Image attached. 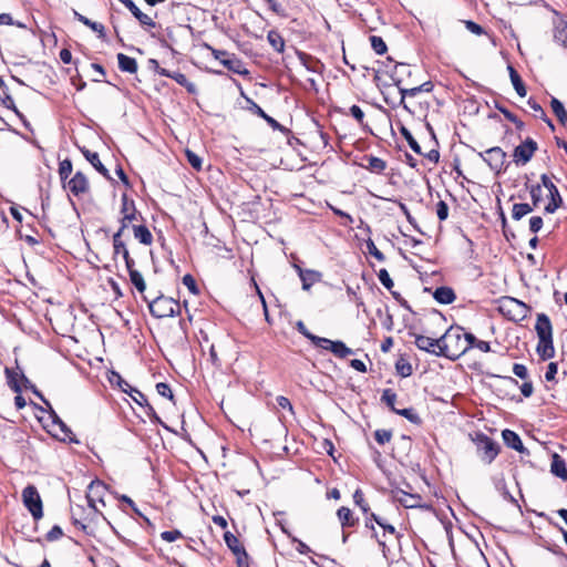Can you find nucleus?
<instances>
[{"label":"nucleus","instance_id":"obj_36","mask_svg":"<svg viewBox=\"0 0 567 567\" xmlns=\"http://www.w3.org/2000/svg\"><path fill=\"white\" fill-rule=\"evenodd\" d=\"M269 44L279 53L284 52L285 40L281 34L276 30H270L267 34Z\"/></svg>","mask_w":567,"mask_h":567},{"label":"nucleus","instance_id":"obj_47","mask_svg":"<svg viewBox=\"0 0 567 567\" xmlns=\"http://www.w3.org/2000/svg\"><path fill=\"white\" fill-rule=\"evenodd\" d=\"M221 63L229 70L234 71L235 73L243 74L245 73L240 68L241 63L239 60L234 58H228L226 60H221Z\"/></svg>","mask_w":567,"mask_h":567},{"label":"nucleus","instance_id":"obj_19","mask_svg":"<svg viewBox=\"0 0 567 567\" xmlns=\"http://www.w3.org/2000/svg\"><path fill=\"white\" fill-rule=\"evenodd\" d=\"M4 373L7 377L8 385L16 393H20L21 392V383L28 381L27 378L24 377V374L21 371H19L18 367H17V370L6 368Z\"/></svg>","mask_w":567,"mask_h":567},{"label":"nucleus","instance_id":"obj_29","mask_svg":"<svg viewBox=\"0 0 567 567\" xmlns=\"http://www.w3.org/2000/svg\"><path fill=\"white\" fill-rule=\"evenodd\" d=\"M117 62L118 68L124 72L135 73L137 71L136 60L128 55H125L124 53L117 54Z\"/></svg>","mask_w":567,"mask_h":567},{"label":"nucleus","instance_id":"obj_43","mask_svg":"<svg viewBox=\"0 0 567 567\" xmlns=\"http://www.w3.org/2000/svg\"><path fill=\"white\" fill-rule=\"evenodd\" d=\"M353 502L357 506H359L361 508V511L364 513V514H369V505L368 503L365 502L364 499V495L362 493L361 489H357L354 493H353Z\"/></svg>","mask_w":567,"mask_h":567},{"label":"nucleus","instance_id":"obj_55","mask_svg":"<svg viewBox=\"0 0 567 567\" xmlns=\"http://www.w3.org/2000/svg\"><path fill=\"white\" fill-rule=\"evenodd\" d=\"M183 284L187 287V289L189 290L190 293H193V295L198 293V288H197L196 281L192 275H189V274L185 275L183 277Z\"/></svg>","mask_w":567,"mask_h":567},{"label":"nucleus","instance_id":"obj_26","mask_svg":"<svg viewBox=\"0 0 567 567\" xmlns=\"http://www.w3.org/2000/svg\"><path fill=\"white\" fill-rule=\"evenodd\" d=\"M434 299L442 305H450L455 300V293L450 287H439L433 295Z\"/></svg>","mask_w":567,"mask_h":567},{"label":"nucleus","instance_id":"obj_62","mask_svg":"<svg viewBox=\"0 0 567 567\" xmlns=\"http://www.w3.org/2000/svg\"><path fill=\"white\" fill-rule=\"evenodd\" d=\"M234 555L236 556L238 567H248L249 566V558H248V555H247L245 548Z\"/></svg>","mask_w":567,"mask_h":567},{"label":"nucleus","instance_id":"obj_23","mask_svg":"<svg viewBox=\"0 0 567 567\" xmlns=\"http://www.w3.org/2000/svg\"><path fill=\"white\" fill-rule=\"evenodd\" d=\"M551 473L561 478L563 481L567 482V467L565 461L558 455L554 454L551 458V465H550Z\"/></svg>","mask_w":567,"mask_h":567},{"label":"nucleus","instance_id":"obj_2","mask_svg":"<svg viewBox=\"0 0 567 567\" xmlns=\"http://www.w3.org/2000/svg\"><path fill=\"white\" fill-rule=\"evenodd\" d=\"M472 442L476 446V453L485 464H491L499 452L498 444L482 432L471 435Z\"/></svg>","mask_w":567,"mask_h":567},{"label":"nucleus","instance_id":"obj_34","mask_svg":"<svg viewBox=\"0 0 567 567\" xmlns=\"http://www.w3.org/2000/svg\"><path fill=\"white\" fill-rule=\"evenodd\" d=\"M365 159L368 162L365 168L371 173L381 174L386 168V163L382 158L370 155Z\"/></svg>","mask_w":567,"mask_h":567},{"label":"nucleus","instance_id":"obj_18","mask_svg":"<svg viewBox=\"0 0 567 567\" xmlns=\"http://www.w3.org/2000/svg\"><path fill=\"white\" fill-rule=\"evenodd\" d=\"M535 330L538 337V340L553 338V327L549 318L545 313H539L537 316Z\"/></svg>","mask_w":567,"mask_h":567},{"label":"nucleus","instance_id":"obj_41","mask_svg":"<svg viewBox=\"0 0 567 567\" xmlns=\"http://www.w3.org/2000/svg\"><path fill=\"white\" fill-rule=\"evenodd\" d=\"M74 16L80 22H82L83 24L91 28L94 32H97L99 34L103 35V33H104L103 24H101L99 22L91 21L90 19H87L86 17L82 16L81 13H79L76 11L74 12Z\"/></svg>","mask_w":567,"mask_h":567},{"label":"nucleus","instance_id":"obj_45","mask_svg":"<svg viewBox=\"0 0 567 567\" xmlns=\"http://www.w3.org/2000/svg\"><path fill=\"white\" fill-rule=\"evenodd\" d=\"M72 173V163L70 159H64L60 163L59 175L60 178L65 182Z\"/></svg>","mask_w":567,"mask_h":567},{"label":"nucleus","instance_id":"obj_17","mask_svg":"<svg viewBox=\"0 0 567 567\" xmlns=\"http://www.w3.org/2000/svg\"><path fill=\"white\" fill-rule=\"evenodd\" d=\"M395 499L405 508L422 507V497L417 494H410L402 489L394 493Z\"/></svg>","mask_w":567,"mask_h":567},{"label":"nucleus","instance_id":"obj_10","mask_svg":"<svg viewBox=\"0 0 567 567\" xmlns=\"http://www.w3.org/2000/svg\"><path fill=\"white\" fill-rule=\"evenodd\" d=\"M109 380L112 384L116 383L118 388L123 392L127 393L136 404L143 406L144 403H146V396L141 391L133 388L128 382H126L118 373L112 372Z\"/></svg>","mask_w":567,"mask_h":567},{"label":"nucleus","instance_id":"obj_64","mask_svg":"<svg viewBox=\"0 0 567 567\" xmlns=\"http://www.w3.org/2000/svg\"><path fill=\"white\" fill-rule=\"evenodd\" d=\"M350 114L359 122L362 123L364 118V113L358 105H352L350 107Z\"/></svg>","mask_w":567,"mask_h":567},{"label":"nucleus","instance_id":"obj_4","mask_svg":"<svg viewBox=\"0 0 567 567\" xmlns=\"http://www.w3.org/2000/svg\"><path fill=\"white\" fill-rule=\"evenodd\" d=\"M106 495V485L101 481L90 483L86 492V501L90 507V514H101L105 507L104 496Z\"/></svg>","mask_w":567,"mask_h":567},{"label":"nucleus","instance_id":"obj_6","mask_svg":"<svg viewBox=\"0 0 567 567\" xmlns=\"http://www.w3.org/2000/svg\"><path fill=\"white\" fill-rule=\"evenodd\" d=\"M309 340L318 348H321L323 350L330 351L333 353L337 358L343 359L348 355L352 354L353 351L346 346L342 341H332L327 338L318 337V336H311L309 337Z\"/></svg>","mask_w":567,"mask_h":567},{"label":"nucleus","instance_id":"obj_22","mask_svg":"<svg viewBox=\"0 0 567 567\" xmlns=\"http://www.w3.org/2000/svg\"><path fill=\"white\" fill-rule=\"evenodd\" d=\"M399 90H400V94H401V104H403L404 109H408L406 105L404 104V100L406 96L413 97V96H416L421 92H431L433 90V84H432V82L427 81V82L422 83L421 85H417V86H414L411 89L399 87Z\"/></svg>","mask_w":567,"mask_h":567},{"label":"nucleus","instance_id":"obj_32","mask_svg":"<svg viewBox=\"0 0 567 567\" xmlns=\"http://www.w3.org/2000/svg\"><path fill=\"white\" fill-rule=\"evenodd\" d=\"M83 155L85 158L93 165V167L100 172L102 175L107 176V169L100 161V156L95 152H91L89 150H82Z\"/></svg>","mask_w":567,"mask_h":567},{"label":"nucleus","instance_id":"obj_54","mask_svg":"<svg viewBox=\"0 0 567 567\" xmlns=\"http://www.w3.org/2000/svg\"><path fill=\"white\" fill-rule=\"evenodd\" d=\"M378 278L386 289H391L393 287V280L391 279L386 269H380L378 272Z\"/></svg>","mask_w":567,"mask_h":567},{"label":"nucleus","instance_id":"obj_38","mask_svg":"<svg viewBox=\"0 0 567 567\" xmlns=\"http://www.w3.org/2000/svg\"><path fill=\"white\" fill-rule=\"evenodd\" d=\"M224 540L233 554H237L244 549V546L240 544L239 539L230 532H226L224 534Z\"/></svg>","mask_w":567,"mask_h":567},{"label":"nucleus","instance_id":"obj_24","mask_svg":"<svg viewBox=\"0 0 567 567\" xmlns=\"http://www.w3.org/2000/svg\"><path fill=\"white\" fill-rule=\"evenodd\" d=\"M537 353L543 360L551 359L555 355L553 338L538 340Z\"/></svg>","mask_w":567,"mask_h":567},{"label":"nucleus","instance_id":"obj_28","mask_svg":"<svg viewBox=\"0 0 567 567\" xmlns=\"http://www.w3.org/2000/svg\"><path fill=\"white\" fill-rule=\"evenodd\" d=\"M134 237L143 245H151L153 243V236L150 229L144 225L133 226Z\"/></svg>","mask_w":567,"mask_h":567},{"label":"nucleus","instance_id":"obj_46","mask_svg":"<svg viewBox=\"0 0 567 567\" xmlns=\"http://www.w3.org/2000/svg\"><path fill=\"white\" fill-rule=\"evenodd\" d=\"M370 41H371V45H372V48H373V50L375 51L377 54L381 55V54L385 53L386 44L382 40V38L377 37V35H372L370 38Z\"/></svg>","mask_w":567,"mask_h":567},{"label":"nucleus","instance_id":"obj_21","mask_svg":"<svg viewBox=\"0 0 567 567\" xmlns=\"http://www.w3.org/2000/svg\"><path fill=\"white\" fill-rule=\"evenodd\" d=\"M71 512L74 525L86 532L87 525L85 522L92 519L91 516L94 514H90V511L85 514V509L80 505L72 506Z\"/></svg>","mask_w":567,"mask_h":567},{"label":"nucleus","instance_id":"obj_13","mask_svg":"<svg viewBox=\"0 0 567 567\" xmlns=\"http://www.w3.org/2000/svg\"><path fill=\"white\" fill-rule=\"evenodd\" d=\"M53 435L63 442L78 443L70 427L56 415H53Z\"/></svg>","mask_w":567,"mask_h":567},{"label":"nucleus","instance_id":"obj_37","mask_svg":"<svg viewBox=\"0 0 567 567\" xmlns=\"http://www.w3.org/2000/svg\"><path fill=\"white\" fill-rule=\"evenodd\" d=\"M550 106L559 122L565 124L567 121V111L565 110L563 103L558 99L553 97L550 101Z\"/></svg>","mask_w":567,"mask_h":567},{"label":"nucleus","instance_id":"obj_25","mask_svg":"<svg viewBox=\"0 0 567 567\" xmlns=\"http://www.w3.org/2000/svg\"><path fill=\"white\" fill-rule=\"evenodd\" d=\"M162 75H165V76H168V78H172L173 80H175L178 84H181L182 86L186 87V90L189 92V93H195L196 92V85L192 82H189L186 78L185 74L181 73V72H174V73H169L168 71L166 70H162L159 72Z\"/></svg>","mask_w":567,"mask_h":567},{"label":"nucleus","instance_id":"obj_39","mask_svg":"<svg viewBox=\"0 0 567 567\" xmlns=\"http://www.w3.org/2000/svg\"><path fill=\"white\" fill-rule=\"evenodd\" d=\"M337 515L342 527H350L354 525V519L352 517V512L350 511V508L342 506L338 509Z\"/></svg>","mask_w":567,"mask_h":567},{"label":"nucleus","instance_id":"obj_8","mask_svg":"<svg viewBox=\"0 0 567 567\" xmlns=\"http://www.w3.org/2000/svg\"><path fill=\"white\" fill-rule=\"evenodd\" d=\"M480 156L494 172L499 173L503 169L506 153L501 147H491L480 153Z\"/></svg>","mask_w":567,"mask_h":567},{"label":"nucleus","instance_id":"obj_12","mask_svg":"<svg viewBox=\"0 0 567 567\" xmlns=\"http://www.w3.org/2000/svg\"><path fill=\"white\" fill-rule=\"evenodd\" d=\"M125 229H118L113 235V248H114V256L122 255L126 268H132V266H135V261L133 258H131L128 249L126 248L125 243L122 240V235Z\"/></svg>","mask_w":567,"mask_h":567},{"label":"nucleus","instance_id":"obj_48","mask_svg":"<svg viewBox=\"0 0 567 567\" xmlns=\"http://www.w3.org/2000/svg\"><path fill=\"white\" fill-rule=\"evenodd\" d=\"M394 412L399 415L404 416L412 423H420V416L414 412L413 409H401V410H394Z\"/></svg>","mask_w":567,"mask_h":567},{"label":"nucleus","instance_id":"obj_58","mask_svg":"<svg viewBox=\"0 0 567 567\" xmlns=\"http://www.w3.org/2000/svg\"><path fill=\"white\" fill-rule=\"evenodd\" d=\"M402 134L404 135V137L406 138L410 147L415 152V153H421V147L419 145V143L413 138L412 134L406 130V128H402Z\"/></svg>","mask_w":567,"mask_h":567},{"label":"nucleus","instance_id":"obj_63","mask_svg":"<svg viewBox=\"0 0 567 567\" xmlns=\"http://www.w3.org/2000/svg\"><path fill=\"white\" fill-rule=\"evenodd\" d=\"M543 227V218L539 217V216H533L530 219H529V229L530 231L533 233H537L542 229Z\"/></svg>","mask_w":567,"mask_h":567},{"label":"nucleus","instance_id":"obj_42","mask_svg":"<svg viewBox=\"0 0 567 567\" xmlns=\"http://www.w3.org/2000/svg\"><path fill=\"white\" fill-rule=\"evenodd\" d=\"M527 104L535 112L536 116H539L542 120H544L548 124V126L551 130H554V125H553L551 121L546 116L545 111L535 100L529 99Z\"/></svg>","mask_w":567,"mask_h":567},{"label":"nucleus","instance_id":"obj_15","mask_svg":"<svg viewBox=\"0 0 567 567\" xmlns=\"http://www.w3.org/2000/svg\"><path fill=\"white\" fill-rule=\"evenodd\" d=\"M64 187L74 196H80L89 190V182L83 173L78 172L66 184H64Z\"/></svg>","mask_w":567,"mask_h":567},{"label":"nucleus","instance_id":"obj_5","mask_svg":"<svg viewBox=\"0 0 567 567\" xmlns=\"http://www.w3.org/2000/svg\"><path fill=\"white\" fill-rule=\"evenodd\" d=\"M499 310L504 316L514 321L525 319L529 311L528 307L524 302L512 297H506L502 300Z\"/></svg>","mask_w":567,"mask_h":567},{"label":"nucleus","instance_id":"obj_27","mask_svg":"<svg viewBox=\"0 0 567 567\" xmlns=\"http://www.w3.org/2000/svg\"><path fill=\"white\" fill-rule=\"evenodd\" d=\"M502 436H503L505 444L508 447L514 449L518 452H522L524 450L520 437L514 431L504 430L502 433Z\"/></svg>","mask_w":567,"mask_h":567},{"label":"nucleus","instance_id":"obj_61","mask_svg":"<svg viewBox=\"0 0 567 567\" xmlns=\"http://www.w3.org/2000/svg\"><path fill=\"white\" fill-rule=\"evenodd\" d=\"M513 372L519 379L526 380L528 377L527 368L524 364L515 363L513 367Z\"/></svg>","mask_w":567,"mask_h":567},{"label":"nucleus","instance_id":"obj_1","mask_svg":"<svg viewBox=\"0 0 567 567\" xmlns=\"http://www.w3.org/2000/svg\"><path fill=\"white\" fill-rule=\"evenodd\" d=\"M441 357H445L450 360H457L461 355L473 348L475 336L468 332L460 326L450 327L445 333L440 337Z\"/></svg>","mask_w":567,"mask_h":567},{"label":"nucleus","instance_id":"obj_14","mask_svg":"<svg viewBox=\"0 0 567 567\" xmlns=\"http://www.w3.org/2000/svg\"><path fill=\"white\" fill-rule=\"evenodd\" d=\"M121 214L122 219L120 229H125L130 223L136 219V208L134 200L130 199L126 194L122 195Z\"/></svg>","mask_w":567,"mask_h":567},{"label":"nucleus","instance_id":"obj_51","mask_svg":"<svg viewBox=\"0 0 567 567\" xmlns=\"http://www.w3.org/2000/svg\"><path fill=\"white\" fill-rule=\"evenodd\" d=\"M374 437L379 444L383 445V444L390 442V440L392 437V433L389 430H383V429L377 430L374 432Z\"/></svg>","mask_w":567,"mask_h":567},{"label":"nucleus","instance_id":"obj_16","mask_svg":"<svg viewBox=\"0 0 567 567\" xmlns=\"http://www.w3.org/2000/svg\"><path fill=\"white\" fill-rule=\"evenodd\" d=\"M440 338H430L426 336L417 334L415 336V346L423 351H426L431 354H435L441 357L440 348H441Z\"/></svg>","mask_w":567,"mask_h":567},{"label":"nucleus","instance_id":"obj_31","mask_svg":"<svg viewBox=\"0 0 567 567\" xmlns=\"http://www.w3.org/2000/svg\"><path fill=\"white\" fill-rule=\"evenodd\" d=\"M127 9L138 20V22L142 25H145V27H148V28H154L155 27L154 20L150 16L143 13L135 3H131Z\"/></svg>","mask_w":567,"mask_h":567},{"label":"nucleus","instance_id":"obj_50","mask_svg":"<svg viewBox=\"0 0 567 567\" xmlns=\"http://www.w3.org/2000/svg\"><path fill=\"white\" fill-rule=\"evenodd\" d=\"M395 400H396V394L391 389H385L383 391L382 401H384L386 403V405L389 408H391V410L393 412H394V410H396L394 406Z\"/></svg>","mask_w":567,"mask_h":567},{"label":"nucleus","instance_id":"obj_52","mask_svg":"<svg viewBox=\"0 0 567 567\" xmlns=\"http://www.w3.org/2000/svg\"><path fill=\"white\" fill-rule=\"evenodd\" d=\"M367 249L368 252L374 258H377L379 261H383L385 259L384 255L378 249L373 240H367Z\"/></svg>","mask_w":567,"mask_h":567},{"label":"nucleus","instance_id":"obj_44","mask_svg":"<svg viewBox=\"0 0 567 567\" xmlns=\"http://www.w3.org/2000/svg\"><path fill=\"white\" fill-rule=\"evenodd\" d=\"M251 110L260 117H262L268 124H270L274 128H277L279 127V124L278 122L272 118L271 116L267 115L265 113V111L259 106L257 105L256 103H252V107Z\"/></svg>","mask_w":567,"mask_h":567},{"label":"nucleus","instance_id":"obj_40","mask_svg":"<svg viewBox=\"0 0 567 567\" xmlns=\"http://www.w3.org/2000/svg\"><path fill=\"white\" fill-rule=\"evenodd\" d=\"M532 210H533V207L529 204H525V203L514 204L513 209H512V217L515 220H519L524 216L529 214Z\"/></svg>","mask_w":567,"mask_h":567},{"label":"nucleus","instance_id":"obj_60","mask_svg":"<svg viewBox=\"0 0 567 567\" xmlns=\"http://www.w3.org/2000/svg\"><path fill=\"white\" fill-rule=\"evenodd\" d=\"M558 372V365L556 362H550L548 365H547V370L545 372V379L546 381L548 382H551L555 380L556 378V374Z\"/></svg>","mask_w":567,"mask_h":567},{"label":"nucleus","instance_id":"obj_30","mask_svg":"<svg viewBox=\"0 0 567 567\" xmlns=\"http://www.w3.org/2000/svg\"><path fill=\"white\" fill-rule=\"evenodd\" d=\"M547 196L549 197V202L545 206V212L553 214L558 209L563 202L558 188H553L550 192H548Z\"/></svg>","mask_w":567,"mask_h":567},{"label":"nucleus","instance_id":"obj_3","mask_svg":"<svg viewBox=\"0 0 567 567\" xmlns=\"http://www.w3.org/2000/svg\"><path fill=\"white\" fill-rule=\"evenodd\" d=\"M148 309L156 318L173 317L179 311V303L173 298L159 296L148 301Z\"/></svg>","mask_w":567,"mask_h":567},{"label":"nucleus","instance_id":"obj_57","mask_svg":"<svg viewBox=\"0 0 567 567\" xmlns=\"http://www.w3.org/2000/svg\"><path fill=\"white\" fill-rule=\"evenodd\" d=\"M186 157L193 168L197 171L202 168V158L198 155H196L192 151H186Z\"/></svg>","mask_w":567,"mask_h":567},{"label":"nucleus","instance_id":"obj_20","mask_svg":"<svg viewBox=\"0 0 567 567\" xmlns=\"http://www.w3.org/2000/svg\"><path fill=\"white\" fill-rule=\"evenodd\" d=\"M322 274L313 269L300 270V280L302 282V289L308 291L310 288L321 281Z\"/></svg>","mask_w":567,"mask_h":567},{"label":"nucleus","instance_id":"obj_33","mask_svg":"<svg viewBox=\"0 0 567 567\" xmlns=\"http://www.w3.org/2000/svg\"><path fill=\"white\" fill-rule=\"evenodd\" d=\"M508 70H509L511 81H512V84H513L515 91L517 92V94L520 97H525L527 94V91H526V87H525L519 74L516 72V70L513 66H508Z\"/></svg>","mask_w":567,"mask_h":567},{"label":"nucleus","instance_id":"obj_7","mask_svg":"<svg viewBox=\"0 0 567 567\" xmlns=\"http://www.w3.org/2000/svg\"><path fill=\"white\" fill-rule=\"evenodd\" d=\"M22 499L24 506L29 509L34 519H40L43 516L42 501L33 485H28L23 489Z\"/></svg>","mask_w":567,"mask_h":567},{"label":"nucleus","instance_id":"obj_49","mask_svg":"<svg viewBox=\"0 0 567 567\" xmlns=\"http://www.w3.org/2000/svg\"><path fill=\"white\" fill-rule=\"evenodd\" d=\"M530 197H532V200H533V206H538V204L540 203L542 200V196H543V188L539 184L537 185H532L530 186Z\"/></svg>","mask_w":567,"mask_h":567},{"label":"nucleus","instance_id":"obj_9","mask_svg":"<svg viewBox=\"0 0 567 567\" xmlns=\"http://www.w3.org/2000/svg\"><path fill=\"white\" fill-rule=\"evenodd\" d=\"M536 150H537V143L532 138H527L525 142L517 145L513 153V159H514L515 164H517V165L527 164L532 159Z\"/></svg>","mask_w":567,"mask_h":567},{"label":"nucleus","instance_id":"obj_56","mask_svg":"<svg viewBox=\"0 0 567 567\" xmlns=\"http://www.w3.org/2000/svg\"><path fill=\"white\" fill-rule=\"evenodd\" d=\"M156 391L161 396L167 398L169 400H173V392L172 389L167 383L159 382L156 384Z\"/></svg>","mask_w":567,"mask_h":567},{"label":"nucleus","instance_id":"obj_35","mask_svg":"<svg viewBox=\"0 0 567 567\" xmlns=\"http://www.w3.org/2000/svg\"><path fill=\"white\" fill-rule=\"evenodd\" d=\"M130 275V280L134 285V287L143 293L146 289V284L144 281V278L140 271H137L134 266L132 268H126Z\"/></svg>","mask_w":567,"mask_h":567},{"label":"nucleus","instance_id":"obj_11","mask_svg":"<svg viewBox=\"0 0 567 567\" xmlns=\"http://www.w3.org/2000/svg\"><path fill=\"white\" fill-rule=\"evenodd\" d=\"M553 37L556 43L567 48V18L558 11H554Z\"/></svg>","mask_w":567,"mask_h":567},{"label":"nucleus","instance_id":"obj_59","mask_svg":"<svg viewBox=\"0 0 567 567\" xmlns=\"http://www.w3.org/2000/svg\"><path fill=\"white\" fill-rule=\"evenodd\" d=\"M436 215L440 220H445L449 216V206L445 202L441 200L436 205Z\"/></svg>","mask_w":567,"mask_h":567},{"label":"nucleus","instance_id":"obj_53","mask_svg":"<svg viewBox=\"0 0 567 567\" xmlns=\"http://www.w3.org/2000/svg\"><path fill=\"white\" fill-rule=\"evenodd\" d=\"M182 533L178 529L165 530L161 534V538L167 543L175 542L182 538Z\"/></svg>","mask_w":567,"mask_h":567}]
</instances>
